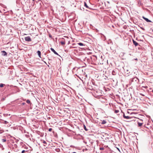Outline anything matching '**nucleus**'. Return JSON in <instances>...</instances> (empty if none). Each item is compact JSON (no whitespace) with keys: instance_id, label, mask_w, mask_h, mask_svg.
Wrapping results in <instances>:
<instances>
[{"instance_id":"obj_7","label":"nucleus","mask_w":153,"mask_h":153,"mask_svg":"<svg viewBox=\"0 0 153 153\" xmlns=\"http://www.w3.org/2000/svg\"><path fill=\"white\" fill-rule=\"evenodd\" d=\"M123 117L124 118L126 119H129V118H131V117H129V116H126L125 115V114H124L123 115Z\"/></svg>"},{"instance_id":"obj_27","label":"nucleus","mask_w":153,"mask_h":153,"mask_svg":"<svg viewBox=\"0 0 153 153\" xmlns=\"http://www.w3.org/2000/svg\"><path fill=\"white\" fill-rule=\"evenodd\" d=\"M141 29H142V30H145L144 29V28H141Z\"/></svg>"},{"instance_id":"obj_4","label":"nucleus","mask_w":153,"mask_h":153,"mask_svg":"<svg viewBox=\"0 0 153 153\" xmlns=\"http://www.w3.org/2000/svg\"><path fill=\"white\" fill-rule=\"evenodd\" d=\"M51 50L55 54L59 55L55 51V50L52 48H51Z\"/></svg>"},{"instance_id":"obj_17","label":"nucleus","mask_w":153,"mask_h":153,"mask_svg":"<svg viewBox=\"0 0 153 153\" xmlns=\"http://www.w3.org/2000/svg\"><path fill=\"white\" fill-rule=\"evenodd\" d=\"M26 102L27 103L29 104L30 103V100H27L26 101Z\"/></svg>"},{"instance_id":"obj_35","label":"nucleus","mask_w":153,"mask_h":153,"mask_svg":"<svg viewBox=\"0 0 153 153\" xmlns=\"http://www.w3.org/2000/svg\"><path fill=\"white\" fill-rule=\"evenodd\" d=\"M135 60H137V59H135Z\"/></svg>"},{"instance_id":"obj_32","label":"nucleus","mask_w":153,"mask_h":153,"mask_svg":"<svg viewBox=\"0 0 153 153\" xmlns=\"http://www.w3.org/2000/svg\"><path fill=\"white\" fill-rule=\"evenodd\" d=\"M72 153H76L75 152H74Z\"/></svg>"},{"instance_id":"obj_20","label":"nucleus","mask_w":153,"mask_h":153,"mask_svg":"<svg viewBox=\"0 0 153 153\" xmlns=\"http://www.w3.org/2000/svg\"><path fill=\"white\" fill-rule=\"evenodd\" d=\"M2 142H5L6 141V140L5 139H2Z\"/></svg>"},{"instance_id":"obj_15","label":"nucleus","mask_w":153,"mask_h":153,"mask_svg":"<svg viewBox=\"0 0 153 153\" xmlns=\"http://www.w3.org/2000/svg\"><path fill=\"white\" fill-rule=\"evenodd\" d=\"M4 85H5L4 84L2 83H1L0 84V87L1 88L3 87Z\"/></svg>"},{"instance_id":"obj_12","label":"nucleus","mask_w":153,"mask_h":153,"mask_svg":"<svg viewBox=\"0 0 153 153\" xmlns=\"http://www.w3.org/2000/svg\"><path fill=\"white\" fill-rule=\"evenodd\" d=\"M60 43H61V44H62V45H65V41H62Z\"/></svg>"},{"instance_id":"obj_34","label":"nucleus","mask_w":153,"mask_h":153,"mask_svg":"<svg viewBox=\"0 0 153 153\" xmlns=\"http://www.w3.org/2000/svg\"><path fill=\"white\" fill-rule=\"evenodd\" d=\"M149 124L148 123L147 124V125H148Z\"/></svg>"},{"instance_id":"obj_31","label":"nucleus","mask_w":153,"mask_h":153,"mask_svg":"<svg viewBox=\"0 0 153 153\" xmlns=\"http://www.w3.org/2000/svg\"><path fill=\"white\" fill-rule=\"evenodd\" d=\"M44 62H45L46 64H47V63H46V62H45L44 61Z\"/></svg>"},{"instance_id":"obj_1","label":"nucleus","mask_w":153,"mask_h":153,"mask_svg":"<svg viewBox=\"0 0 153 153\" xmlns=\"http://www.w3.org/2000/svg\"><path fill=\"white\" fill-rule=\"evenodd\" d=\"M131 82H135L137 83H138L139 82V79L135 77L131 79Z\"/></svg>"},{"instance_id":"obj_18","label":"nucleus","mask_w":153,"mask_h":153,"mask_svg":"<svg viewBox=\"0 0 153 153\" xmlns=\"http://www.w3.org/2000/svg\"><path fill=\"white\" fill-rule=\"evenodd\" d=\"M8 123V122H7V121H4V122L3 123H4V124H7Z\"/></svg>"},{"instance_id":"obj_9","label":"nucleus","mask_w":153,"mask_h":153,"mask_svg":"<svg viewBox=\"0 0 153 153\" xmlns=\"http://www.w3.org/2000/svg\"><path fill=\"white\" fill-rule=\"evenodd\" d=\"M143 124V123H140L139 122L137 121V124H138V127H140V126H142Z\"/></svg>"},{"instance_id":"obj_10","label":"nucleus","mask_w":153,"mask_h":153,"mask_svg":"<svg viewBox=\"0 0 153 153\" xmlns=\"http://www.w3.org/2000/svg\"><path fill=\"white\" fill-rule=\"evenodd\" d=\"M112 74L113 75H115L117 73L114 70H113L112 71Z\"/></svg>"},{"instance_id":"obj_22","label":"nucleus","mask_w":153,"mask_h":153,"mask_svg":"<svg viewBox=\"0 0 153 153\" xmlns=\"http://www.w3.org/2000/svg\"><path fill=\"white\" fill-rule=\"evenodd\" d=\"M52 130V128H50L48 129V131H51Z\"/></svg>"},{"instance_id":"obj_19","label":"nucleus","mask_w":153,"mask_h":153,"mask_svg":"<svg viewBox=\"0 0 153 153\" xmlns=\"http://www.w3.org/2000/svg\"><path fill=\"white\" fill-rule=\"evenodd\" d=\"M104 149V148L103 147H100V150H103Z\"/></svg>"},{"instance_id":"obj_13","label":"nucleus","mask_w":153,"mask_h":153,"mask_svg":"<svg viewBox=\"0 0 153 153\" xmlns=\"http://www.w3.org/2000/svg\"><path fill=\"white\" fill-rule=\"evenodd\" d=\"M78 45H79L80 46H83L84 45V44L82 43H81V42H80V43H78Z\"/></svg>"},{"instance_id":"obj_2","label":"nucleus","mask_w":153,"mask_h":153,"mask_svg":"<svg viewBox=\"0 0 153 153\" xmlns=\"http://www.w3.org/2000/svg\"><path fill=\"white\" fill-rule=\"evenodd\" d=\"M25 39L26 41L27 42H30L31 39L30 36H27L25 38Z\"/></svg>"},{"instance_id":"obj_21","label":"nucleus","mask_w":153,"mask_h":153,"mask_svg":"<svg viewBox=\"0 0 153 153\" xmlns=\"http://www.w3.org/2000/svg\"><path fill=\"white\" fill-rule=\"evenodd\" d=\"M84 129L86 131H87L88 130L86 129V126L84 125Z\"/></svg>"},{"instance_id":"obj_36","label":"nucleus","mask_w":153,"mask_h":153,"mask_svg":"<svg viewBox=\"0 0 153 153\" xmlns=\"http://www.w3.org/2000/svg\"><path fill=\"white\" fill-rule=\"evenodd\" d=\"M152 92L153 93V90L152 91Z\"/></svg>"},{"instance_id":"obj_24","label":"nucleus","mask_w":153,"mask_h":153,"mask_svg":"<svg viewBox=\"0 0 153 153\" xmlns=\"http://www.w3.org/2000/svg\"><path fill=\"white\" fill-rule=\"evenodd\" d=\"M25 151L24 150H22V153H25Z\"/></svg>"},{"instance_id":"obj_16","label":"nucleus","mask_w":153,"mask_h":153,"mask_svg":"<svg viewBox=\"0 0 153 153\" xmlns=\"http://www.w3.org/2000/svg\"><path fill=\"white\" fill-rule=\"evenodd\" d=\"M119 112V111L117 110H115L114 111L115 113L117 114Z\"/></svg>"},{"instance_id":"obj_23","label":"nucleus","mask_w":153,"mask_h":153,"mask_svg":"<svg viewBox=\"0 0 153 153\" xmlns=\"http://www.w3.org/2000/svg\"><path fill=\"white\" fill-rule=\"evenodd\" d=\"M43 143H44V144H47L46 142L45 141V140H43Z\"/></svg>"},{"instance_id":"obj_3","label":"nucleus","mask_w":153,"mask_h":153,"mask_svg":"<svg viewBox=\"0 0 153 153\" xmlns=\"http://www.w3.org/2000/svg\"><path fill=\"white\" fill-rule=\"evenodd\" d=\"M142 18L145 20L147 22H152L151 20H149L148 19L145 18L144 16H143Z\"/></svg>"},{"instance_id":"obj_29","label":"nucleus","mask_w":153,"mask_h":153,"mask_svg":"<svg viewBox=\"0 0 153 153\" xmlns=\"http://www.w3.org/2000/svg\"><path fill=\"white\" fill-rule=\"evenodd\" d=\"M36 0H33V1H34V2H36V1H35Z\"/></svg>"},{"instance_id":"obj_26","label":"nucleus","mask_w":153,"mask_h":153,"mask_svg":"<svg viewBox=\"0 0 153 153\" xmlns=\"http://www.w3.org/2000/svg\"><path fill=\"white\" fill-rule=\"evenodd\" d=\"M25 102H23L22 103V104L23 105H25Z\"/></svg>"},{"instance_id":"obj_30","label":"nucleus","mask_w":153,"mask_h":153,"mask_svg":"<svg viewBox=\"0 0 153 153\" xmlns=\"http://www.w3.org/2000/svg\"><path fill=\"white\" fill-rule=\"evenodd\" d=\"M144 127H146V125H144Z\"/></svg>"},{"instance_id":"obj_5","label":"nucleus","mask_w":153,"mask_h":153,"mask_svg":"<svg viewBox=\"0 0 153 153\" xmlns=\"http://www.w3.org/2000/svg\"><path fill=\"white\" fill-rule=\"evenodd\" d=\"M1 53L2 55L5 56L7 55V53L4 51H1Z\"/></svg>"},{"instance_id":"obj_6","label":"nucleus","mask_w":153,"mask_h":153,"mask_svg":"<svg viewBox=\"0 0 153 153\" xmlns=\"http://www.w3.org/2000/svg\"><path fill=\"white\" fill-rule=\"evenodd\" d=\"M133 44L135 46H137L139 45L137 42H136L134 40H133Z\"/></svg>"},{"instance_id":"obj_14","label":"nucleus","mask_w":153,"mask_h":153,"mask_svg":"<svg viewBox=\"0 0 153 153\" xmlns=\"http://www.w3.org/2000/svg\"><path fill=\"white\" fill-rule=\"evenodd\" d=\"M84 6L88 8V7L85 2H84Z\"/></svg>"},{"instance_id":"obj_11","label":"nucleus","mask_w":153,"mask_h":153,"mask_svg":"<svg viewBox=\"0 0 153 153\" xmlns=\"http://www.w3.org/2000/svg\"><path fill=\"white\" fill-rule=\"evenodd\" d=\"M106 122L105 120H103L101 123V124H104L106 123Z\"/></svg>"},{"instance_id":"obj_33","label":"nucleus","mask_w":153,"mask_h":153,"mask_svg":"<svg viewBox=\"0 0 153 153\" xmlns=\"http://www.w3.org/2000/svg\"><path fill=\"white\" fill-rule=\"evenodd\" d=\"M140 121H143V120H140Z\"/></svg>"},{"instance_id":"obj_8","label":"nucleus","mask_w":153,"mask_h":153,"mask_svg":"<svg viewBox=\"0 0 153 153\" xmlns=\"http://www.w3.org/2000/svg\"><path fill=\"white\" fill-rule=\"evenodd\" d=\"M37 53H38V54L39 56V57L40 58H41V52L39 51H38Z\"/></svg>"},{"instance_id":"obj_25","label":"nucleus","mask_w":153,"mask_h":153,"mask_svg":"<svg viewBox=\"0 0 153 153\" xmlns=\"http://www.w3.org/2000/svg\"><path fill=\"white\" fill-rule=\"evenodd\" d=\"M49 37L50 38H52V36L51 35V34H49Z\"/></svg>"},{"instance_id":"obj_28","label":"nucleus","mask_w":153,"mask_h":153,"mask_svg":"<svg viewBox=\"0 0 153 153\" xmlns=\"http://www.w3.org/2000/svg\"><path fill=\"white\" fill-rule=\"evenodd\" d=\"M38 2H41V0H38Z\"/></svg>"}]
</instances>
